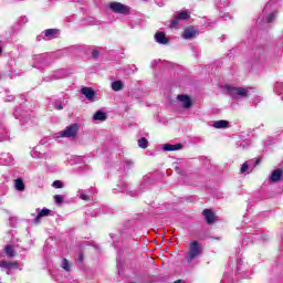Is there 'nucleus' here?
<instances>
[{
    "instance_id": "obj_1",
    "label": "nucleus",
    "mask_w": 283,
    "mask_h": 283,
    "mask_svg": "<svg viewBox=\"0 0 283 283\" xmlns=\"http://www.w3.org/2000/svg\"><path fill=\"white\" fill-rule=\"evenodd\" d=\"M251 88L226 85V91L232 98H247Z\"/></svg>"
},
{
    "instance_id": "obj_35",
    "label": "nucleus",
    "mask_w": 283,
    "mask_h": 283,
    "mask_svg": "<svg viewBox=\"0 0 283 283\" xmlns=\"http://www.w3.org/2000/svg\"><path fill=\"white\" fill-rule=\"evenodd\" d=\"M175 283H182V280H177L175 281Z\"/></svg>"
},
{
    "instance_id": "obj_23",
    "label": "nucleus",
    "mask_w": 283,
    "mask_h": 283,
    "mask_svg": "<svg viewBox=\"0 0 283 283\" xmlns=\"http://www.w3.org/2000/svg\"><path fill=\"white\" fill-rule=\"evenodd\" d=\"M14 185H15V189H17L18 191H24V189H25V184H23V179H21V178L15 179V180H14Z\"/></svg>"
},
{
    "instance_id": "obj_38",
    "label": "nucleus",
    "mask_w": 283,
    "mask_h": 283,
    "mask_svg": "<svg viewBox=\"0 0 283 283\" xmlns=\"http://www.w3.org/2000/svg\"><path fill=\"white\" fill-rule=\"evenodd\" d=\"M256 165H260V159H256Z\"/></svg>"
},
{
    "instance_id": "obj_3",
    "label": "nucleus",
    "mask_w": 283,
    "mask_h": 283,
    "mask_svg": "<svg viewBox=\"0 0 283 283\" xmlns=\"http://www.w3.org/2000/svg\"><path fill=\"white\" fill-rule=\"evenodd\" d=\"M77 133H78V125L73 124L71 126H67L64 130H62L60 133V136H57V138H74Z\"/></svg>"
},
{
    "instance_id": "obj_13",
    "label": "nucleus",
    "mask_w": 283,
    "mask_h": 283,
    "mask_svg": "<svg viewBox=\"0 0 283 283\" xmlns=\"http://www.w3.org/2000/svg\"><path fill=\"white\" fill-rule=\"evenodd\" d=\"M56 34H59V30H56V29H48L44 32V36H46V39H49V41H52V39H55Z\"/></svg>"
},
{
    "instance_id": "obj_5",
    "label": "nucleus",
    "mask_w": 283,
    "mask_h": 283,
    "mask_svg": "<svg viewBox=\"0 0 283 283\" xmlns=\"http://www.w3.org/2000/svg\"><path fill=\"white\" fill-rule=\"evenodd\" d=\"M177 99L181 103V107H184V109H190L191 105H193V101L188 95H178Z\"/></svg>"
},
{
    "instance_id": "obj_9",
    "label": "nucleus",
    "mask_w": 283,
    "mask_h": 283,
    "mask_svg": "<svg viewBox=\"0 0 283 283\" xmlns=\"http://www.w3.org/2000/svg\"><path fill=\"white\" fill-rule=\"evenodd\" d=\"M184 39H195V36H198V30H196L193 27H189L184 31Z\"/></svg>"
},
{
    "instance_id": "obj_17",
    "label": "nucleus",
    "mask_w": 283,
    "mask_h": 283,
    "mask_svg": "<svg viewBox=\"0 0 283 283\" xmlns=\"http://www.w3.org/2000/svg\"><path fill=\"white\" fill-rule=\"evenodd\" d=\"M214 129H224V127H229V122L227 120H217L212 124Z\"/></svg>"
},
{
    "instance_id": "obj_26",
    "label": "nucleus",
    "mask_w": 283,
    "mask_h": 283,
    "mask_svg": "<svg viewBox=\"0 0 283 283\" xmlns=\"http://www.w3.org/2000/svg\"><path fill=\"white\" fill-rule=\"evenodd\" d=\"M78 196L81 200H85L86 202L90 201V196L85 195V191H83L82 189L78 190Z\"/></svg>"
},
{
    "instance_id": "obj_11",
    "label": "nucleus",
    "mask_w": 283,
    "mask_h": 283,
    "mask_svg": "<svg viewBox=\"0 0 283 283\" xmlns=\"http://www.w3.org/2000/svg\"><path fill=\"white\" fill-rule=\"evenodd\" d=\"M82 94L87 98V101H94V96L96 95L92 87H83Z\"/></svg>"
},
{
    "instance_id": "obj_28",
    "label": "nucleus",
    "mask_w": 283,
    "mask_h": 283,
    "mask_svg": "<svg viewBox=\"0 0 283 283\" xmlns=\"http://www.w3.org/2000/svg\"><path fill=\"white\" fill-rule=\"evenodd\" d=\"M54 200H55L56 205H61V203H63V200H65V199L61 195H55Z\"/></svg>"
},
{
    "instance_id": "obj_19",
    "label": "nucleus",
    "mask_w": 283,
    "mask_h": 283,
    "mask_svg": "<svg viewBox=\"0 0 283 283\" xmlns=\"http://www.w3.org/2000/svg\"><path fill=\"white\" fill-rule=\"evenodd\" d=\"M112 91L113 92H120L125 85L123 84L122 81H115L111 84Z\"/></svg>"
},
{
    "instance_id": "obj_4",
    "label": "nucleus",
    "mask_w": 283,
    "mask_h": 283,
    "mask_svg": "<svg viewBox=\"0 0 283 283\" xmlns=\"http://www.w3.org/2000/svg\"><path fill=\"white\" fill-rule=\"evenodd\" d=\"M111 10L116 12L117 14H129V7L120 3V2H112L109 4Z\"/></svg>"
},
{
    "instance_id": "obj_31",
    "label": "nucleus",
    "mask_w": 283,
    "mask_h": 283,
    "mask_svg": "<svg viewBox=\"0 0 283 283\" xmlns=\"http://www.w3.org/2000/svg\"><path fill=\"white\" fill-rule=\"evenodd\" d=\"M98 54H101V51L98 49H93L92 51L93 59H98Z\"/></svg>"
},
{
    "instance_id": "obj_29",
    "label": "nucleus",
    "mask_w": 283,
    "mask_h": 283,
    "mask_svg": "<svg viewBox=\"0 0 283 283\" xmlns=\"http://www.w3.org/2000/svg\"><path fill=\"white\" fill-rule=\"evenodd\" d=\"M62 269H64V271H70V262H67V259H63Z\"/></svg>"
},
{
    "instance_id": "obj_22",
    "label": "nucleus",
    "mask_w": 283,
    "mask_h": 283,
    "mask_svg": "<svg viewBox=\"0 0 283 283\" xmlns=\"http://www.w3.org/2000/svg\"><path fill=\"white\" fill-rule=\"evenodd\" d=\"M8 140V130L3 127V124L0 123V143Z\"/></svg>"
},
{
    "instance_id": "obj_32",
    "label": "nucleus",
    "mask_w": 283,
    "mask_h": 283,
    "mask_svg": "<svg viewBox=\"0 0 283 283\" xmlns=\"http://www.w3.org/2000/svg\"><path fill=\"white\" fill-rule=\"evenodd\" d=\"M281 87H282V83H277L275 85V91H276L277 94H283V91H280Z\"/></svg>"
},
{
    "instance_id": "obj_16",
    "label": "nucleus",
    "mask_w": 283,
    "mask_h": 283,
    "mask_svg": "<svg viewBox=\"0 0 283 283\" xmlns=\"http://www.w3.org/2000/svg\"><path fill=\"white\" fill-rule=\"evenodd\" d=\"M203 216L208 222V224H211V222H213L216 216L213 214V212L209 209L203 210Z\"/></svg>"
},
{
    "instance_id": "obj_30",
    "label": "nucleus",
    "mask_w": 283,
    "mask_h": 283,
    "mask_svg": "<svg viewBox=\"0 0 283 283\" xmlns=\"http://www.w3.org/2000/svg\"><path fill=\"white\" fill-rule=\"evenodd\" d=\"M241 174H247V171H249V164L245 161L241 169H240Z\"/></svg>"
},
{
    "instance_id": "obj_6",
    "label": "nucleus",
    "mask_w": 283,
    "mask_h": 283,
    "mask_svg": "<svg viewBox=\"0 0 283 283\" xmlns=\"http://www.w3.org/2000/svg\"><path fill=\"white\" fill-rule=\"evenodd\" d=\"M189 19V14L186 11L178 12L177 17L172 20L170 28H178L179 21H187Z\"/></svg>"
},
{
    "instance_id": "obj_24",
    "label": "nucleus",
    "mask_w": 283,
    "mask_h": 283,
    "mask_svg": "<svg viewBox=\"0 0 283 283\" xmlns=\"http://www.w3.org/2000/svg\"><path fill=\"white\" fill-rule=\"evenodd\" d=\"M147 145H149V142L147 140V138L142 137L138 140V147H140L142 149H147Z\"/></svg>"
},
{
    "instance_id": "obj_10",
    "label": "nucleus",
    "mask_w": 283,
    "mask_h": 283,
    "mask_svg": "<svg viewBox=\"0 0 283 283\" xmlns=\"http://www.w3.org/2000/svg\"><path fill=\"white\" fill-rule=\"evenodd\" d=\"M155 40L161 45H167V43H169V40L167 39V35H165V32H157L155 34Z\"/></svg>"
},
{
    "instance_id": "obj_37",
    "label": "nucleus",
    "mask_w": 283,
    "mask_h": 283,
    "mask_svg": "<svg viewBox=\"0 0 283 283\" xmlns=\"http://www.w3.org/2000/svg\"><path fill=\"white\" fill-rule=\"evenodd\" d=\"M3 52V49L0 46V54Z\"/></svg>"
},
{
    "instance_id": "obj_27",
    "label": "nucleus",
    "mask_w": 283,
    "mask_h": 283,
    "mask_svg": "<svg viewBox=\"0 0 283 283\" xmlns=\"http://www.w3.org/2000/svg\"><path fill=\"white\" fill-rule=\"evenodd\" d=\"M52 187H54V189H63V182L61 180H55L53 181Z\"/></svg>"
},
{
    "instance_id": "obj_40",
    "label": "nucleus",
    "mask_w": 283,
    "mask_h": 283,
    "mask_svg": "<svg viewBox=\"0 0 283 283\" xmlns=\"http://www.w3.org/2000/svg\"><path fill=\"white\" fill-rule=\"evenodd\" d=\"M86 192L90 193V190H87Z\"/></svg>"
},
{
    "instance_id": "obj_14",
    "label": "nucleus",
    "mask_w": 283,
    "mask_h": 283,
    "mask_svg": "<svg viewBox=\"0 0 283 283\" xmlns=\"http://www.w3.org/2000/svg\"><path fill=\"white\" fill-rule=\"evenodd\" d=\"M178 149H182V145H180V144H177V145L166 144V145H164V150L165 151H178Z\"/></svg>"
},
{
    "instance_id": "obj_33",
    "label": "nucleus",
    "mask_w": 283,
    "mask_h": 283,
    "mask_svg": "<svg viewBox=\"0 0 283 283\" xmlns=\"http://www.w3.org/2000/svg\"><path fill=\"white\" fill-rule=\"evenodd\" d=\"M78 262H83V253H80L78 258H77Z\"/></svg>"
},
{
    "instance_id": "obj_15",
    "label": "nucleus",
    "mask_w": 283,
    "mask_h": 283,
    "mask_svg": "<svg viewBox=\"0 0 283 283\" xmlns=\"http://www.w3.org/2000/svg\"><path fill=\"white\" fill-rule=\"evenodd\" d=\"M0 266H1L2 269H18L19 263H17V262H10V261H2V262L0 263Z\"/></svg>"
},
{
    "instance_id": "obj_21",
    "label": "nucleus",
    "mask_w": 283,
    "mask_h": 283,
    "mask_svg": "<svg viewBox=\"0 0 283 283\" xmlns=\"http://www.w3.org/2000/svg\"><path fill=\"white\" fill-rule=\"evenodd\" d=\"M93 120H107V114L102 111H97L93 116Z\"/></svg>"
},
{
    "instance_id": "obj_36",
    "label": "nucleus",
    "mask_w": 283,
    "mask_h": 283,
    "mask_svg": "<svg viewBox=\"0 0 283 283\" xmlns=\"http://www.w3.org/2000/svg\"><path fill=\"white\" fill-rule=\"evenodd\" d=\"M266 8H269V4H265L264 12H266Z\"/></svg>"
},
{
    "instance_id": "obj_18",
    "label": "nucleus",
    "mask_w": 283,
    "mask_h": 283,
    "mask_svg": "<svg viewBox=\"0 0 283 283\" xmlns=\"http://www.w3.org/2000/svg\"><path fill=\"white\" fill-rule=\"evenodd\" d=\"M277 17V12H272L270 14H265L263 17V22L264 23H273V21H275V18Z\"/></svg>"
},
{
    "instance_id": "obj_20",
    "label": "nucleus",
    "mask_w": 283,
    "mask_h": 283,
    "mask_svg": "<svg viewBox=\"0 0 283 283\" xmlns=\"http://www.w3.org/2000/svg\"><path fill=\"white\" fill-rule=\"evenodd\" d=\"M281 179H282V171L280 169L274 170L272 172V176L270 177V180H272V182H277Z\"/></svg>"
},
{
    "instance_id": "obj_25",
    "label": "nucleus",
    "mask_w": 283,
    "mask_h": 283,
    "mask_svg": "<svg viewBox=\"0 0 283 283\" xmlns=\"http://www.w3.org/2000/svg\"><path fill=\"white\" fill-rule=\"evenodd\" d=\"M4 251L9 258H14V249L12 248V245H7L4 248Z\"/></svg>"
},
{
    "instance_id": "obj_34",
    "label": "nucleus",
    "mask_w": 283,
    "mask_h": 283,
    "mask_svg": "<svg viewBox=\"0 0 283 283\" xmlns=\"http://www.w3.org/2000/svg\"><path fill=\"white\" fill-rule=\"evenodd\" d=\"M55 109H63V105H61V104L55 105Z\"/></svg>"
},
{
    "instance_id": "obj_8",
    "label": "nucleus",
    "mask_w": 283,
    "mask_h": 283,
    "mask_svg": "<svg viewBox=\"0 0 283 283\" xmlns=\"http://www.w3.org/2000/svg\"><path fill=\"white\" fill-rule=\"evenodd\" d=\"M14 158L10 153H2L0 156V165H13Z\"/></svg>"
},
{
    "instance_id": "obj_2",
    "label": "nucleus",
    "mask_w": 283,
    "mask_h": 283,
    "mask_svg": "<svg viewBox=\"0 0 283 283\" xmlns=\"http://www.w3.org/2000/svg\"><path fill=\"white\" fill-rule=\"evenodd\" d=\"M200 253H202V247L198 244V241H192L190 243V250L187 255L188 262H193V260H196Z\"/></svg>"
},
{
    "instance_id": "obj_39",
    "label": "nucleus",
    "mask_w": 283,
    "mask_h": 283,
    "mask_svg": "<svg viewBox=\"0 0 283 283\" xmlns=\"http://www.w3.org/2000/svg\"><path fill=\"white\" fill-rule=\"evenodd\" d=\"M130 196H136V193H132Z\"/></svg>"
},
{
    "instance_id": "obj_7",
    "label": "nucleus",
    "mask_w": 283,
    "mask_h": 283,
    "mask_svg": "<svg viewBox=\"0 0 283 283\" xmlns=\"http://www.w3.org/2000/svg\"><path fill=\"white\" fill-rule=\"evenodd\" d=\"M36 217L34 218L33 222L35 224H39V222H41V218H48V216H50V209L44 208V209H36Z\"/></svg>"
},
{
    "instance_id": "obj_12",
    "label": "nucleus",
    "mask_w": 283,
    "mask_h": 283,
    "mask_svg": "<svg viewBox=\"0 0 283 283\" xmlns=\"http://www.w3.org/2000/svg\"><path fill=\"white\" fill-rule=\"evenodd\" d=\"M20 123L21 125H30V123H32V116H30V114H28V112H23L20 115Z\"/></svg>"
}]
</instances>
